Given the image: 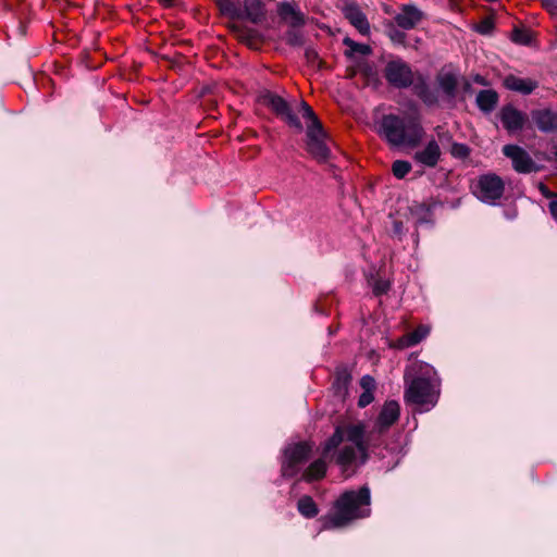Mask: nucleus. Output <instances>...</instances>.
<instances>
[{
    "instance_id": "nucleus-2",
    "label": "nucleus",
    "mask_w": 557,
    "mask_h": 557,
    "mask_svg": "<svg viewBox=\"0 0 557 557\" xmlns=\"http://www.w3.org/2000/svg\"><path fill=\"white\" fill-rule=\"evenodd\" d=\"M404 399L420 411L433 408L440 396V382L435 369L422 361L414 360L407 366L404 374Z\"/></svg>"
},
{
    "instance_id": "nucleus-38",
    "label": "nucleus",
    "mask_w": 557,
    "mask_h": 557,
    "mask_svg": "<svg viewBox=\"0 0 557 557\" xmlns=\"http://www.w3.org/2000/svg\"><path fill=\"white\" fill-rule=\"evenodd\" d=\"M476 29L480 34H487L492 29V23L490 21H484Z\"/></svg>"
},
{
    "instance_id": "nucleus-9",
    "label": "nucleus",
    "mask_w": 557,
    "mask_h": 557,
    "mask_svg": "<svg viewBox=\"0 0 557 557\" xmlns=\"http://www.w3.org/2000/svg\"><path fill=\"white\" fill-rule=\"evenodd\" d=\"M307 148L308 151L318 160H326L329 157V148L325 144V133L321 126L308 127L307 129Z\"/></svg>"
},
{
    "instance_id": "nucleus-39",
    "label": "nucleus",
    "mask_w": 557,
    "mask_h": 557,
    "mask_svg": "<svg viewBox=\"0 0 557 557\" xmlns=\"http://www.w3.org/2000/svg\"><path fill=\"white\" fill-rule=\"evenodd\" d=\"M513 40L520 44H527L528 38L521 30L516 29L513 33Z\"/></svg>"
},
{
    "instance_id": "nucleus-41",
    "label": "nucleus",
    "mask_w": 557,
    "mask_h": 557,
    "mask_svg": "<svg viewBox=\"0 0 557 557\" xmlns=\"http://www.w3.org/2000/svg\"><path fill=\"white\" fill-rule=\"evenodd\" d=\"M306 57H307V60L311 63H314L315 61H318V53L312 49H308L306 51Z\"/></svg>"
},
{
    "instance_id": "nucleus-30",
    "label": "nucleus",
    "mask_w": 557,
    "mask_h": 557,
    "mask_svg": "<svg viewBox=\"0 0 557 557\" xmlns=\"http://www.w3.org/2000/svg\"><path fill=\"white\" fill-rule=\"evenodd\" d=\"M216 3L223 14L230 16L237 15L238 10L233 0H216Z\"/></svg>"
},
{
    "instance_id": "nucleus-43",
    "label": "nucleus",
    "mask_w": 557,
    "mask_h": 557,
    "mask_svg": "<svg viewBox=\"0 0 557 557\" xmlns=\"http://www.w3.org/2000/svg\"><path fill=\"white\" fill-rule=\"evenodd\" d=\"M438 136H440V138H443V137L450 138V135L447 132L443 133V134L438 133Z\"/></svg>"
},
{
    "instance_id": "nucleus-13",
    "label": "nucleus",
    "mask_w": 557,
    "mask_h": 557,
    "mask_svg": "<svg viewBox=\"0 0 557 557\" xmlns=\"http://www.w3.org/2000/svg\"><path fill=\"white\" fill-rule=\"evenodd\" d=\"M442 151L438 143L431 138L423 147L416 150L413 160L426 168H435L441 160Z\"/></svg>"
},
{
    "instance_id": "nucleus-8",
    "label": "nucleus",
    "mask_w": 557,
    "mask_h": 557,
    "mask_svg": "<svg viewBox=\"0 0 557 557\" xmlns=\"http://www.w3.org/2000/svg\"><path fill=\"white\" fill-rule=\"evenodd\" d=\"M260 100L264 106L270 107L277 115L284 117L289 125L301 128L298 117L292 112L288 103L282 97L271 91H265L260 96Z\"/></svg>"
},
{
    "instance_id": "nucleus-35",
    "label": "nucleus",
    "mask_w": 557,
    "mask_h": 557,
    "mask_svg": "<svg viewBox=\"0 0 557 557\" xmlns=\"http://www.w3.org/2000/svg\"><path fill=\"white\" fill-rule=\"evenodd\" d=\"M373 399V392H363L359 397L358 405L363 408L370 405Z\"/></svg>"
},
{
    "instance_id": "nucleus-34",
    "label": "nucleus",
    "mask_w": 557,
    "mask_h": 557,
    "mask_svg": "<svg viewBox=\"0 0 557 557\" xmlns=\"http://www.w3.org/2000/svg\"><path fill=\"white\" fill-rule=\"evenodd\" d=\"M388 36L394 42H403L405 40V34L400 30L395 29L393 24H388Z\"/></svg>"
},
{
    "instance_id": "nucleus-17",
    "label": "nucleus",
    "mask_w": 557,
    "mask_h": 557,
    "mask_svg": "<svg viewBox=\"0 0 557 557\" xmlns=\"http://www.w3.org/2000/svg\"><path fill=\"white\" fill-rule=\"evenodd\" d=\"M504 86L511 90L522 95H530L533 92L539 84L536 81L531 78H522L515 75H508L504 79Z\"/></svg>"
},
{
    "instance_id": "nucleus-15",
    "label": "nucleus",
    "mask_w": 557,
    "mask_h": 557,
    "mask_svg": "<svg viewBox=\"0 0 557 557\" xmlns=\"http://www.w3.org/2000/svg\"><path fill=\"white\" fill-rule=\"evenodd\" d=\"M344 16L354 25L360 34L367 35L370 32V24L364 13L354 3L348 2L343 8Z\"/></svg>"
},
{
    "instance_id": "nucleus-7",
    "label": "nucleus",
    "mask_w": 557,
    "mask_h": 557,
    "mask_svg": "<svg viewBox=\"0 0 557 557\" xmlns=\"http://www.w3.org/2000/svg\"><path fill=\"white\" fill-rule=\"evenodd\" d=\"M384 76L388 84L397 88H406L413 83L412 70L401 59L389 60L385 65Z\"/></svg>"
},
{
    "instance_id": "nucleus-24",
    "label": "nucleus",
    "mask_w": 557,
    "mask_h": 557,
    "mask_svg": "<svg viewBox=\"0 0 557 557\" xmlns=\"http://www.w3.org/2000/svg\"><path fill=\"white\" fill-rule=\"evenodd\" d=\"M414 91L419 98H421V100L429 106L434 104L437 100L434 92L422 78L419 79V82L414 85Z\"/></svg>"
},
{
    "instance_id": "nucleus-6",
    "label": "nucleus",
    "mask_w": 557,
    "mask_h": 557,
    "mask_svg": "<svg viewBox=\"0 0 557 557\" xmlns=\"http://www.w3.org/2000/svg\"><path fill=\"white\" fill-rule=\"evenodd\" d=\"M311 450L312 446L307 442L288 445L284 450V458L282 461L283 475H296L304 463L309 459Z\"/></svg>"
},
{
    "instance_id": "nucleus-21",
    "label": "nucleus",
    "mask_w": 557,
    "mask_h": 557,
    "mask_svg": "<svg viewBox=\"0 0 557 557\" xmlns=\"http://www.w3.org/2000/svg\"><path fill=\"white\" fill-rule=\"evenodd\" d=\"M440 89L448 97H454L457 88V77L450 72H441L436 77Z\"/></svg>"
},
{
    "instance_id": "nucleus-42",
    "label": "nucleus",
    "mask_w": 557,
    "mask_h": 557,
    "mask_svg": "<svg viewBox=\"0 0 557 557\" xmlns=\"http://www.w3.org/2000/svg\"><path fill=\"white\" fill-rule=\"evenodd\" d=\"M549 211L555 220H557V199H553L549 202Z\"/></svg>"
},
{
    "instance_id": "nucleus-10",
    "label": "nucleus",
    "mask_w": 557,
    "mask_h": 557,
    "mask_svg": "<svg viewBox=\"0 0 557 557\" xmlns=\"http://www.w3.org/2000/svg\"><path fill=\"white\" fill-rule=\"evenodd\" d=\"M424 18V13L414 4H403L394 15V21L401 29H412Z\"/></svg>"
},
{
    "instance_id": "nucleus-19",
    "label": "nucleus",
    "mask_w": 557,
    "mask_h": 557,
    "mask_svg": "<svg viewBox=\"0 0 557 557\" xmlns=\"http://www.w3.org/2000/svg\"><path fill=\"white\" fill-rule=\"evenodd\" d=\"M429 333L430 329L428 326L420 325L413 332H410L398 338L395 346L400 349L414 346L419 344L423 338H425Z\"/></svg>"
},
{
    "instance_id": "nucleus-12",
    "label": "nucleus",
    "mask_w": 557,
    "mask_h": 557,
    "mask_svg": "<svg viewBox=\"0 0 557 557\" xmlns=\"http://www.w3.org/2000/svg\"><path fill=\"white\" fill-rule=\"evenodd\" d=\"M400 416L399 404L395 400L386 401L375 421L373 433L382 434L388 430Z\"/></svg>"
},
{
    "instance_id": "nucleus-40",
    "label": "nucleus",
    "mask_w": 557,
    "mask_h": 557,
    "mask_svg": "<svg viewBox=\"0 0 557 557\" xmlns=\"http://www.w3.org/2000/svg\"><path fill=\"white\" fill-rule=\"evenodd\" d=\"M393 232H394L395 235L401 236L403 233H404L403 223L399 222V221H395L394 224H393Z\"/></svg>"
},
{
    "instance_id": "nucleus-29",
    "label": "nucleus",
    "mask_w": 557,
    "mask_h": 557,
    "mask_svg": "<svg viewBox=\"0 0 557 557\" xmlns=\"http://www.w3.org/2000/svg\"><path fill=\"white\" fill-rule=\"evenodd\" d=\"M344 44L347 47H349L351 53H359L366 55L371 52V48L368 45L357 44L349 38H345Z\"/></svg>"
},
{
    "instance_id": "nucleus-1",
    "label": "nucleus",
    "mask_w": 557,
    "mask_h": 557,
    "mask_svg": "<svg viewBox=\"0 0 557 557\" xmlns=\"http://www.w3.org/2000/svg\"><path fill=\"white\" fill-rule=\"evenodd\" d=\"M335 448H338L336 462L344 470L351 466L364 463L368 459L369 448L366 441V425L362 422H343L338 424L324 445V456H327Z\"/></svg>"
},
{
    "instance_id": "nucleus-18",
    "label": "nucleus",
    "mask_w": 557,
    "mask_h": 557,
    "mask_svg": "<svg viewBox=\"0 0 557 557\" xmlns=\"http://www.w3.org/2000/svg\"><path fill=\"white\" fill-rule=\"evenodd\" d=\"M280 16L292 26H300L305 23L304 14L298 10L297 5L289 2H282L278 5Z\"/></svg>"
},
{
    "instance_id": "nucleus-37",
    "label": "nucleus",
    "mask_w": 557,
    "mask_h": 557,
    "mask_svg": "<svg viewBox=\"0 0 557 557\" xmlns=\"http://www.w3.org/2000/svg\"><path fill=\"white\" fill-rule=\"evenodd\" d=\"M539 189H540L541 194H542L544 197H546V198H552V200H553V199H557V195H556V194H554V193H552L545 184L540 183V184H539Z\"/></svg>"
},
{
    "instance_id": "nucleus-22",
    "label": "nucleus",
    "mask_w": 557,
    "mask_h": 557,
    "mask_svg": "<svg viewBox=\"0 0 557 557\" xmlns=\"http://www.w3.org/2000/svg\"><path fill=\"white\" fill-rule=\"evenodd\" d=\"M244 8L247 17L253 23L260 22L264 16L262 3L259 0H245Z\"/></svg>"
},
{
    "instance_id": "nucleus-31",
    "label": "nucleus",
    "mask_w": 557,
    "mask_h": 557,
    "mask_svg": "<svg viewBox=\"0 0 557 557\" xmlns=\"http://www.w3.org/2000/svg\"><path fill=\"white\" fill-rule=\"evenodd\" d=\"M451 154L459 159H465L469 156L470 149L465 144L455 143L451 146Z\"/></svg>"
},
{
    "instance_id": "nucleus-27",
    "label": "nucleus",
    "mask_w": 557,
    "mask_h": 557,
    "mask_svg": "<svg viewBox=\"0 0 557 557\" xmlns=\"http://www.w3.org/2000/svg\"><path fill=\"white\" fill-rule=\"evenodd\" d=\"M411 170V164L408 161L396 160L392 165V172L395 177L404 178Z\"/></svg>"
},
{
    "instance_id": "nucleus-26",
    "label": "nucleus",
    "mask_w": 557,
    "mask_h": 557,
    "mask_svg": "<svg viewBox=\"0 0 557 557\" xmlns=\"http://www.w3.org/2000/svg\"><path fill=\"white\" fill-rule=\"evenodd\" d=\"M412 214L416 216L417 225L432 224L433 213L430 208L424 205H419L412 210Z\"/></svg>"
},
{
    "instance_id": "nucleus-5",
    "label": "nucleus",
    "mask_w": 557,
    "mask_h": 557,
    "mask_svg": "<svg viewBox=\"0 0 557 557\" xmlns=\"http://www.w3.org/2000/svg\"><path fill=\"white\" fill-rule=\"evenodd\" d=\"M504 190L503 180L494 173L479 176L473 186V194L476 198L488 205H495L502 198Z\"/></svg>"
},
{
    "instance_id": "nucleus-11",
    "label": "nucleus",
    "mask_w": 557,
    "mask_h": 557,
    "mask_svg": "<svg viewBox=\"0 0 557 557\" xmlns=\"http://www.w3.org/2000/svg\"><path fill=\"white\" fill-rule=\"evenodd\" d=\"M504 154L511 159L512 166L517 172L531 173L535 170V163L529 153L516 145H506L503 148Z\"/></svg>"
},
{
    "instance_id": "nucleus-25",
    "label": "nucleus",
    "mask_w": 557,
    "mask_h": 557,
    "mask_svg": "<svg viewBox=\"0 0 557 557\" xmlns=\"http://www.w3.org/2000/svg\"><path fill=\"white\" fill-rule=\"evenodd\" d=\"M298 511L306 518H313L319 510L314 500L310 496H302L297 504Z\"/></svg>"
},
{
    "instance_id": "nucleus-4",
    "label": "nucleus",
    "mask_w": 557,
    "mask_h": 557,
    "mask_svg": "<svg viewBox=\"0 0 557 557\" xmlns=\"http://www.w3.org/2000/svg\"><path fill=\"white\" fill-rule=\"evenodd\" d=\"M377 134L393 147L413 148L422 140L424 129L416 117L386 114L381 119Z\"/></svg>"
},
{
    "instance_id": "nucleus-28",
    "label": "nucleus",
    "mask_w": 557,
    "mask_h": 557,
    "mask_svg": "<svg viewBox=\"0 0 557 557\" xmlns=\"http://www.w3.org/2000/svg\"><path fill=\"white\" fill-rule=\"evenodd\" d=\"M300 107H301V111H302V116L309 121L308 127H315V124H317V127L321 126V123L318 120L317 115L314 114L312 109L306 102L302 101L300 103Z\"/></svg>"
},
{
    "instance_id": "nucleus-33",
    "label": "nucleus",
    "mask_w": 557,
    "mask_h": 557,
    "mask_svg": "<svg viewBox=\"0 0 557 557\" xmlns=\"http://www.w3.org/2000/svg\"><path fill=\"white\" fill-rule=\"evenodd\" d=\"M360 385L363 392H373L375 389V381L370 375H364L360 380Z\"/></svg>"
},
{
    "instance_id": "nucleus-20",
    "label": "nucleus",
    "mask_w": 557,
    "mask_h": 557,
    "mask_svg": "<svg viewBox=\"0 0 557 557\" xmlns=\"http://www.w3.org/2000/svg\"><path fill=\"white\" fill-rule=\"evenodd\" d=\"M475 101L481 111L491 112L498 102V95L493 89H484L476 95Z\"/></svg>"
},
{
    "instance_id": "nucleus-16",
    "label": "nucleus",
    "mask_w": 557,
    "mask_h": 557,
    "mask_svg": "<svg viewBox=\"0 0 557 557\" xmlns=\"http://www.w3.org/2000/svg\"><path fill=\"white\" fill-rule=\"evenodd\" d=\"M531 117L536 127L544 133L557 131V113L549 109L534 110Z\"/></svg>"
},
{
    "instance_id": "nucleus-32",
    "label": "nucleus",
    "mask_w": 557,
    "mask_h": 557,
    "mask_svg": "<svg viewBox=\"0 0 557 557\" xmlns=\"http://www.w3.org/2000/svg\"><path fill=\"white\" fill-rule=\"evenodd\" d=\"M389 289V282L386 280H377L373 284V293L379 296L387 293Z\"/></svg>"
},
{
    "instance_id": "nucleus-23",
    "label": "nucleus",
    "mask_w": 557,
    "mask_h": 557,
    "mask_svg": "<svg viewBox=\"0 0 557 557\" xmlns=\"http://www.w3.org/2000/svg\"><path fill=\"white\" fill-rule=\"evenodd\" d=\"M325 472V461L323 459H318L308 467V469L304 473V479L307 481L319 480L324 476Z\"/></svg>"
},
{
    "instance_id": "nucleus-44",
    "label": "nucleus",
    "mask_w": 557,
    "mask_h": 557,
    "mask_svg": "<svg viewBox=\"0 0 557 557\" xmlns=\"http://www.w3.org/2000/svg\"><path fill=\"white\" fill-rule=\"evenodd\" d=\"M160 1L166 5H170L174 0H160Z\"/></svg>"
},
{
    "instance_id": "nucleus-3",
    "label": "nucleus",
    "mask_w": 557,
    "mask_h": 557,
    "mask_svg": "<svg viewBox=\"0 0 557 557\" xmlns=\"http://www.w3.org/2000/svg\"><path fill=\"white\" fill-rule=\"evenodd\" d=\"M370 490L347 491L335 502L334 512L323 520L324 529L343 528L351 521L370 515Z\"/></svg>"
},
{
    "instance_id": "nucleus-36",
    "label": "nucleus",
    "mask_w": 557,
    "mask_h": 557,
    "mask_svg": "<svg viewBox=\"0 0 557 557\" xmlns=\"http://www.w3.org/2000/svg\"><path fill=\"white\" fill-rule=\"evenodd\" d=\"M542 5L550 12V14L557 16V0H541Z\"/></svg>"
},
{
    "instance_id": "nucleus-14",
    "label": "nucleus",
    "mask_w": 557,
    "mask_h": 557,
    "mask_svg": "<svg viewBox=\"0 0 557 557\" xmlns=\"http://www.w3.org/2000/svg\"><path fill=\"white\" fill-rule=\"evenodd\" d=\"M499 116L509 133L521 131L527 122V115L510 104L502 108Z\"/></svg>"
}]
</instances>
